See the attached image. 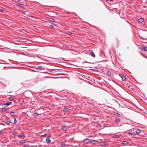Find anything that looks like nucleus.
<instances>
[{
	"instance_id": "nucleus-1",
	"label": "nucleus",
	"mask_w": 147,
	"mask_h": 147,
	"mask_svg": "<svg viewBox=\"0 0 147 147\" xmlns=\"http://www.w3.org/2000/svg\"><path fill=\"white\" fill-rule=\"evenodd\" d=\"M83 142H84L85 144H88L90 142V140L88 138H86L84 140Z\"/></svg>"
},
{
	"instance_id": "nucleus-2",
	"label": "nucleus",
	"mask_w": 147,
	"mask_h": 147,
	"mask_svg": "<svg viewBox=\"0 0 147 147\" xmlns=\"http://www.w3.org/2000/svg\"><path fill=\"white\" fill-rule=\"evenodd\" d=\"M119 76L122 78V80L123 81H125L126 80V78L122 74H120Z\"/></svg>"
},
{
	"instance_id": "nucleus-3",
	"label": "nucleus",
	"mask_w": 147,
	"mask_h": 147,
	"mask_svg": "<svg viewBox=\"0 0 147 147\" xmlns=\"http://www.w3.org/2000/svg\"><path fill=\"white\" fill-rule=\"evenodd\" d=\"M140 49L142 51H147V47H144L141 48Z\"/></svg>"
},
{
	"instance_id": "nucleus-4",
	"label": "nucleus",
	"mask_w": 147,
	"mask_h": 147,
	"mask_svg": "<svg viewBox=\"0 0 147 147\" xmlns=\"http://www.w3.org/2000/svg\"><path fill=\"white\" fill-rule=\"evenodd\" d=\"M89 54L92 56L93 57H95V55L93 51H91V52H89Z\"/></svg>"
},
{
	"instance_id": "nucleus-5",
	"label": "nucleus",
	"mask_w": 147,
	"mask_h": 147,
	"mask_svg": "<svg viewBox=\"0 0 147 147\" xmlns=\"http://www.w3.org/2000/svg\"><path fill=\"white\" fill-rule=\"evenodd\" d=\"M46 142L47 143H49L51 142V140L49 137H47L46 139Z\"/></svg>"
},
{
	"instance_id": "nucleus-6",
	"label": "nucleus",
	"mask_w": 147,
	"mask_h": 147,
	"mask_svg": "<svg viewBox=\"0 0 147 147\" xmlns=\"http://www.w3.org/2000/svg\"><path fill=\"white\" fill-rule=\"evenodd\" d=\"M49 26L54 28H55L57 27L54 24H51V25H49Z\"/></svg>"
},
{
	"instance_id": "nucleus-7",
	"label": "nucleus",
	"mask_w": 147,
	"mask_h": 147,
	"mask_svg": "<svg viewBox=\"0 0 147 147\" xmlns=\"http://www.w3.org/2000/svg\"><path fill=\"white\" fill-rule=\"evenodd\" d=\"M138 20L139 22L140 23H142L144 21V19L142 18H141L138 19Z\"/></svg>"
},
{
	"instance_id": "nucleus-8",
	"label": "nucleus",
	"mask_w": 147,
	"mask_h": 147,
	"mask_svg": "<svg viewBox=\"0 0 147 147\" xmlns=\"http://www.w3.org/2000/svg\"><path fill=\"white\" fill-rule=\"evenodd\" d=\"M107 75L108 76H109L111 75V71H107Z\"/></svg>"
},
{
	"instance_id": "nucleus-9",
	"label": "nucleus",
	"mask_w": 147,
	"mask_h": 147,
	"mask_svg": "<svg viewBox=\"0 0 147 147\" xmlns=\"http://www.w3.org/2000/svg\"><path fill=\"white\" fill-rule=\"evenodd\" d=\"M61 129L63 131H66L67 130V127H66V126H63L61 128Z\"/></svg>"
},
{
	"instance_id": "nucleus-10",
	"label": "nucleus",
	"mask_w": 147,
	"mask_h": 147,
	"mask_svg": "<svg viewBox=\"0 0 147 147\" xmlns=\"http://www.w3.org/2000/svg\"><path fill=\"white\" fill-rule=\"evenodd\" d=\"M7 110V108L3 107V108H1V111H2V112L4 111Z\"/></svg>"
},
{
	"instance_id": "nucleus-11",
	"label": "nucleus",
	"mask_w": 147,
	"mask_h": 147,
	"mask_svg": "<svg viewBox=\"0 0 147 147\" xmlns=\"http://www.w3.org/2000/svg\"><path fill=\"white\" fill-rule=\"evenodd\" d=\"M19 143H21V144H23L25 143L26 142V141L25 140H20L19 141Z\"/></svg>"
},
{
	"instance_id": "nucleus-12",
	"label": "nucleus",
	"mask_w": 147,
	"mask_h": 147,
	"mask_svg": "<svg viewBox=\"0 0 147 147\" xmlns=\"http://www.w3.org/2000/svg\"><path fill=\"white\" fill-rule=\"evenodd\" d=\"M120 121V119L119 118H116L115 119V121L117 123Z\"/></svg>"
},
{
	"instance_id": "nucleus-13",
	"label": "nucleus",
	"mask_w": 147,
	"mask_h": 147,
	"mask_svg": "<svg viewBox=\"0 0 147 147\" xmlns=\"http://www.w3.org/2000/svg\"><path fill=\"white\" fill-rule=\"evenodd\" d=\"M121 143L123 144H128V142L127 141H123Z\"/></svg>"
},
{
	"instance_id": "nucleus-14",
	"label": "nucleus",
	"mask_w": 147,
	"mask_h": 147,
	"mask_svg": "<svg viewBox=\"0 0 147 147\" xmlns=\"http://www.w3.org/2000/svg\"><path fill=\"white\" fill-rule=\"evenodd\" d=\"M38 67L37 70H42L43 69L42 67L41 66H39Z\"/></svg>"
},
{
	"instance_id": "nucleus-15",
	"label": "nucleus",
	"mask_w": 147,
	"mask_h": 147,
	"mask_svg": "<svg viewBox=\"0 0 147 147\" xmlns=\"http://www.w3.org/2000/svg\"><path fill=\"white\" fill-rule=\"evenodd\" d=\"M69 108L66 107H65L63 109V111H69Z\"/></svg>"
},
{
	"instance_id": "nucleus-16",
	"label": "nucleus",
	"mask_w": 147,
	"mask_h": 147,
	"mask_svg": "<svg viewBox=\"0 0 147 147\" xmlns=\"http://www.w3.org/2000/svg\"><path fill=\"white\" fill-rule=\"evenodd\" d=\"M141 131L139 129H137L136 131V132L137 134H139L141 133Z\"/></svg>"
},
{
	"instance_id": "nucleus-17",
	"label": "nucleus",
	"mask_w": 147,
	"mask_h": 147,
	"mask_svg": "<svg viewBox=\"0 0 147 147\" xmlns=\"http://www.w3.org/2000/svg\"><path fill=\"white\" fill-rule=\"evenodd\" d=\"M100 145L101 146H103L106 145V144L104 142H102L100 143Z\"/></svg>"
},
{
	"instance_id": "nucleus-18",
	"label": "nucleus",
	"mask_w": 147,
	"mask_h": 147,
	"mask_svg": "<svg viewBox=\"0 0 147 147\" xmlns=\"http://www.w3.org/2000/svg\"><path fill=\"white\" fill-rule=\"evenodd\" d=\"M10 121H5V123L7 125H9L10 124Z\"/></svg>"
},
{
	"instance_id": "nucleus-19",
	"label": "nucleus",
	"mask_w": 147,
	"mask_h": 147,
	"mask_svg": "<svg viewBox=\"0 0 147 147\" xmlns=\"http://www.w3.org/2000/svg\"><path fill=\"white\" fill-rule=\"evenodd\" d=\"M11 103H12V102H8L6 103L5 105H7V106H8V105H10Z\"/></svg>"
},
{
	"instance_id": "nucleus-20",
	"label": "nucleus",
	"mask_w": 147,
	"mask_h": 147,
	"mask_svg": "<svg viewBox=\"0 0 147 147\" xmlns=\"http://www.w3.org/2000/svg\"><path fill=\"white\" fill-rule=\"evenodd\" d=\"M10 115L11 116H13L14 115V113L13 112H11L10 113Z\"/></svg>"
},
{
	"instance_id": "nucleus-21",
	"label": "nucleus",
	"mask_w": 147,
	"mask_h": 147,
	"mask_svg": "<svg viewBox=\"0 0 147 147\" xmlns=\"http://www.w3.org/2000/svg\"><path fill=\"white\" fill-rule=\"evenodd\" d=\"M135 133H131V132H129L128 133V134L130 135H132V136H134V135L135 134Z\"/></svg>"
},
{
	"instance_id": "nucleus-22",
	"label": "nucleus",
	"mask_w": 147,
	"mask_h": 147,
	"mask_svg": "<svg viewBox=\"0 0 147 147\" xmlns=\"http://www.w3.org/2000/svg\"><path fill=\"white\" fill-rule=\"evenodd\" d=\"M9 99L10 101H13L14 100V98L12 97H10L9 98Z\"/></svg>"
},
{
	"instance_id": "nucleus-23",
	"label": "nucleus",
	"mask_w": 147,
	"mask_h": 147,
	"mask_svg": "<svg viewBox=\"0 0 147 147\" xmlns=\"http://www.w3.org/2000/svg\"><path fill=\"white\" fill-rule=\"evenodd\" d=\"M24 137V135L22 134V135H18V137L19 138H22Z\"/></svg>"
},
{
	"instance_id": "nucleus-24",
	"label": "nucleus",
	"mask_w": 147,
	"mask_h": 147,
	"mask_svg": "<svg viewBox=\"0 0 147 147\" xmlns=\"http://www.w3.org/2000/svg\"><path fill=\"white\" fill-rule=\"evenodd\" d=\"M49 20L51 22H55V20L52 18H50Z\"/></svg>"
},
{
	"instance_id": "nucleus-25",
	"label": "nucleus",
	"mask_w": 147,
	"mask_h": 147,
	"mask_svg": "<svg viewBox=\"0 0 147 147\" xmlns=\"http://www.w3.org/2000/svg\"><path fill=\"white\" fill-rule=\"evenodd\" d=\"M38 115V113H34L33 114V115L34 117H36V116H37Z\"/></svg>"
},
{
	"instance_id": "nucleus-26",
	"label": "nucleus",
	"mask_w": 147,
	"mask_h": 147,
	"mask_svg": "<svg viewBox=\"0 0 147 147\" xmlns=\"http://www.w3.org/2000/svg\"><path fill=\"white\" fill-rule=\"evenodd\" d=\"M65 145V144L63 143H62L61 144V147H63Z\"/></svg>"
},
{
	"instance_id": "nucleus-27",
	"label": "nucleus",
	"mask_w": 147,
	"mask_h": 147,
	"mask_svg": "<svg viewBox=\"0 0 147 147\" xmlns=\"http://www.w3.org/2000/svg\"><path fill=\"white\" fill-rule=\"evenodd\" d=\"M119 137V136L118 135H115L114 136V138H118Z\"/></svg>"
},
{
	"instance_id": "nucleus-28",
	"label": "nucleus",
	"mask_w": 147,
	"mask_h": 147,
	"mask_svg": "<svg viewBox=\"0 0 147 147\" xmlns=\"http://www.w3.org/2000/svg\"><path fill=\"white\" fill-rule=\"evenodd\" d=\"M91 70L93 71H95V72H98V70L96 69H91Z\"/></svg>"
},
{
	"instance_id": "nucleus-29",
	"label": "nucleus",
	"mask_w": 147,
	"mask_h": 147,
	"mask_svg": "<svg viewBox=\"0 0 147 147\" xmlns=\"http://www.w3.org/2000/svg\"><path fill=\"white\" fill-rule=\"evenodd\" d=\"M116 115H117V116L119 117H120L121 116V115L119 113H116Z\"/></svg>"
},
{
	"instance_id": "nucleus-30",
	"label": "nucleus",
	"mask_w": 147,
	"mask_h": 147,
	"mask_svg": "<svg viewBox=\"0 0 147 147\" xmlns=\"http://www.w3.org/2000/svg\"><path fill=\"white\" fill-rule=\"evenodd\" d=\"M38 67H33V69L34 70H33L34 71L35 70H37Z\"/></svg>"
},
{
	"instance_id": "nucleus-31",
	"label": "nucleus",
	"mask_w": 147,
	"mask_h": 147,
	"mask_svg": "<svg viewBox=\"0 0 147 147\" xmlns=\"http://www.w3.org/2000/svg\"><path fill=\"white\" fill-rule=\"evenodd\" d=\"M74 147H81V146L80 144H78V145H75L74 146Z\"/></svg>"
},
{
	"instance_id": "nucleus-32",
	"label": "nucleus",
	"mask_w": 147,
	"mask_h": 147,
	"mask_svg": "<svg viewBox=\"0 0 147 147\" xmlns=\"http://www.w3.org/2000/svg\"><path fill=\"white\" fill-rule=\"evenodd\" d=\"M47 136L46 134H45L44 135H42L41 136V137H46Z\"/></svg>"
},
{
	"instance_id": "nucleus-33",
	"label": "nucleus",
	"mask_w": 147,
	"mask_h": 147,
	"mask_svg": "<svg viewBox=\"0 0 147 147\" xmlns=\"http://www.w3.org/2000/svg\"><path fill=\"white\" fill-rule=\"evenodd\" d=\"M19 6L20 7H23V5L22 4L20 3V4H19Z\"/></svg>"
},
{
	"instance_id": "nucleus-34",
	"label": "nucleus",
	"mask_w": 147,
	"mask_h": 147,
	"mask_svg": "<svg viewBox=\"0 0 147 147\" xmlns=\"http://www.w3.org/2000/svg\"><path fill=\"white\" fill-rule=\"evenodd\" d=\"M67 34L69 35H71L72 34V33L71 32H68Z\"/></svg>"
},
{
	"instance_id": "nucleus-35",
	"label": "nucleus",
	"mask_w": 147,
	"mask_h": 147,
	"mask_svg": "<svg viewBox=\"0 0 147 147\" xmlns=\"http://www.w3.org/2000/svg\"><path fill=\"white\" fill-rule=\"evenodd\" d=\"M17 122V121L16 119V118H14V123H16V122Z\"/></svg>"
},
{
	"instance_id": "nucleus-36",
	"label": "nucleus",
	"mask_w": 147,
	"mask_h": 147,
	"mask_svg": "<svg viewBox=\"0 0 147 147\" xmlns=\"http://www.w3.org/2000/svg\"><path fill=\"white\" fill-rule=\"evenodd\" d=\"M17 134V133L16 132H13V135H15Z\"/></svg>"
},
{
	"instance_id": "nucleus-37",
	"label": "nucleus",
	"mask_w": 147,
	"mask_h": 147,
	"mask_svg": "<svg viewBox=\"0 0 147 147\" xmlns=\"http://www.w3.org/2000/svg\"><path fill=\"white\" fill-rule=\"evenodd\" d=\"M3 133V131L2 130H0V134H1Z\"/></svg>"
},
{
	"instance_id": "nucleus-38",
	"label": "nucleus",
	"mask_w": 147,
	"mask_h": 147,
	"mask_svg": "<svg viewBox=\"0 0 147 147\" xmlns=\"http://www.w3.org/2000/svg\"><path fill=\"white\" fill-rule=\"evenodd\" d=\"M1 125H3V126H5V124L4 123H1Z\"/></svg>"
},
{
	"instance_id": "nucleus-39",
	"label": "nucleus",
	"mask_w": 147,
	"mask_h": 147,
	"mask_svg": "<svg viewBox=\"0 0 147 147\" xmlns=\"http://www.w3.org/2000/svg\"><path fill=\"white\" fill-rule=\"evenodd\" d=\"M27 145H24L23 146V147H27Z\"/></svg>"
},
{
	"instance_id": "nucleus-40",
	"label": "nucleus",
	"mask_w": 147,
	"mask_h": 147,
	"mask_svg": "<svg viewBox=\"0 0 147 147\" xmlns=\"http://www.w3.org/2000/svg\"><path fill=\"white\" fill-rule=\"evenodd\" d=\"M3 9H0V11L1 12H3Z\"/></svg>"
},
{
	"instance_id": "nucleus-41",
	"label": "nucleus",
	"mask_w": 147,
	"mask_h": 147,
	"mask_svg": "<svg viewBox=\"0 0 147 147\" xmlns=\"http://www.w3.org/2000/svg\"><path fill=\"white\" fill-rule=\"evenodd\" d=\"M95 141L97 142V141H95V140H94V141H93V142H95ZM92 142H93V141H92Z\"/></svg>"
},
{
	"instance_id": "nucleus-42",
	"label": "nucleus",
	"mask_w": 147,
	"mask_h": 147,
	"mask_svg": "<svg viewBox=\"0 0 147 147\" xmlns=\"http://www.w3.org/2000/svg\"><path fill=\"white\" fill-rule=\"evenodd\" d=\"M113 0H110V1H112Z\"/></svg>"
},
{
	"instance_id": "nucleus-43",
	"label": "nucleus",
	"mask_w": 147,
	"mask_h": 147,
	"mask_svg": "<svg viewBox=\"0 0 147 147\" xmlns=\"http://www.w3.org/2000/svg\"><path fill=\"white\" fill-rule=\"evenodd\" d=\"M109 0H106V1H108Z\"/></svg>"
},
{
	"instance_id": "nucleus-44",
	"label": "nucleus",
	"mask_w": 147,
	"mask_h": 147,
	"mask_svg": "<svg viewBox=\"0 0 147 147\" xmlns=\"http://www.w3.org/2000/svg\"><path fill=\"white\" fill-rule=\"evenodd\" d=\"M143 42H144V43H146V42H143Z\"/></svg>"
},
{
	"instance_id": "nucleus-45",
	"label": "nucleus",
	"mask_w": 147,
	"mask_h": 147,
	"mask_svg": "<svg viewBox=\"0 0 147 147\" xmlns=\"http://www.w3.org/2000/svg\"><path fill=\"white\" fill-rule=\"evenodd\" d=\"M116 10H117V8H116Z\"/></svg>"
},
{
	"instance_id": "nucleus-46",
	"label": "nucleus",
	"mask_w": 147,
	"mask_h": 147,
	"mask_svg": "<svg viewBox=\"0 0 147 147\" xmlns=\"http://www.w3.org/2000/svg\"><path fill=\"white\" fill-rule=\"evenodd\" d=\"M142 39H144V38H142Z\"/></svg>"
},
{
	"instance_id": "nucleus-47",
	"label": "nucleus",
	"mask_w": 147,
	"mask_h": 147,
	"mask_svg": "<svg viewBox=\"0 0 147 147\" xmlns=\"http://www.w3.org/2000/svg\"><path fill=\"white\" fill-rule=\"evenodd\" d=\"M1 123H0V125H1Z\"/></svg>"
}]
</instances>
